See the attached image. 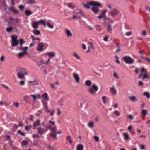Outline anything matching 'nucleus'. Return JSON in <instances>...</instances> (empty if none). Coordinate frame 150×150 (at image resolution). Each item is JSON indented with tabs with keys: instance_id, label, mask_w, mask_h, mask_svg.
Masks as SVG:
<instances>
[{
	"instance_id": "f257e3e1",
	"label": "nucleus",
	"mask_w": 150,
	"mask_h": 150,
	"mask_svg": "<svg viewBox=\"0 0 150 150\" xmlns=\"http://www.w3.org/2000/svg\"><path fill=\"white\" fill-rule=\"evenodd\" d=\"M40 120H37L33 123V126L34 129H35L38 126H39L37 129L38 133L40 134H45L47 131V129H43L42 128L40 125Z\"/></svg>"
},
{
	"instance_id": "f03ea898",
	"label": "nucleus",
	"mask_w": 150,
	"mask_h": 150,
	"mask_svg": "<svg viewBox=\"0 0 150 150\" xmlns=\"http://www.w3.org/2000/svg\"><path fill=\"white\" fill-rule=\"evenodd\" d=\"M98 89V87L95 84H93L88 89V92L91 95H95Z\"/></svg>"
},
{
	"instance_id": "7ed1b4c3",
	"label": "nucleus",
	"mask_w": 150,
	"mask_h": 150,
	"mask_svg": "<svg viewBox=\"0 0 150 150\" xmlns=\"http://www.w3.org/2000/svg\"><path fill=\"white\" fill-rule=\"evenodd\" d=\"M123 60L125 62L126 64H132L134 62V60L131 58L129 56H125L122 57Z\"/></svg>"
},
{
	"instance_id": "20e7f679",
	"label": "nucleus",
	"mask_w": 150,
	"mask_h": 150,
	"mask_svg": "<svg viewBox=\"0 0 150 150\" xmlns=\"http://www.w3.org/2000/svg\"><path fill=\"white\" fill-rule=\"evenodd\" d=\"M11 45L12 47L16 46L18 44V42L17 40V37L13 35L11 36Z\"/></svg>"
},
{
	"instance_id": "39448f33",
	"label": "nucleus",
	"mask_w": 150,
	"mask_h": 150,
	"mask_svg": "<svg viewBox=\"0 0 150 150\" xmlns=\"http://www.w3.org/2000/svg\"><path fill=\"white\" fill-rule=\"evenodd\" d=\"M45 44L44 43L40 42L36 48L37 51L39 52H42L44 50L43 48Z\"/></svg>"
},
{
	"instance_id": "423d86ee",
	"label": "nucleus",
	"mask_w": 150,
	"mask_h": 150,
	"mask_svg": "<svg viewBox=\"0 0 150 150\" xmlns=\"http://www.w3.org/2000/svg\"><path fill=\"white\" fill-rule=\"evenodd\" d=\"M119 12L118 10L116 9H114L111 10L108 13L109 15H111L112 17H114L116 16Z\"/></svg>"
},
{
	"instance_id": "0eeeda50",
	"label": "nucleus",
	"mask_w": 150,
	"mask_h": 150,
	"mask_svg": "<svg viewBox=\"0 0 150 150\" xmlns=\"http://www.w3.org/2000/svg\"><path fill=\"white\" fill-rule=\"evenodd\" d=\"M94 50V46L93 43L92 42H89L88 43V46L87 50L86 51V53H88L90 51Z\"/></svg>"
},
{
	"instance_id": "6e6552de",
	"label": "nucleus",
	"mask_w": 150,
	"mask_h": 150,
	"mask_svg": "<svg viewBox=\"0 0 150 150\" xmlns=\"http://www.w3.org/2000/svg\"><path fill=\"white\" fill-rule=\"evenodd\" d=\"M17 73H20L21 74L27 75L28 74L25 68L21 69L18 67L16 70Z\"/></svg>"
},
{
	"instance_id": "1a4fd4ad",
	"label": "nucleus",
	"mask_w": 150,
	"mask_h": 150,
	"mask_svg": "<svg viewBox=\"0 0 150 150\" xmlns=\"http://www.w3.org/2000/svg\"><path fill=\"white\" fill-rule=\"evenodd\" d=\"M75 14H76L77 18H80V17L83 15L82 11L80 9H77L74 12Z\"/></svg>"
},
{
	"instance_id": "9d476101",
	"label": "nucleus",
	"mask_w": 150,
	"mask_h": 150,
	"mask_svg": "<svg viewBox=\"0 0 150 150\" xmlns=\"http://www.w3.org/2000/svg\"><path fill=\"white\" fill-rule=\"evenodd\" d=\"M64 33L67 37L69 38L72 36V34L71 30L68 29H65Z\"/></svg>"
},
{
	"instance_id": "9b49d317",
	"label": "nucleus",
	"mask_w": 150,
	"mask_h": 150,
	"mask_svg": "<svg viewBox=\"0 0 150 150\" xmlns=\"http://www.w3.org/2000/svg\"><path fill=\"white\" fill-rule=\"evenodd\" d=\"M72 76L74 79L75 80L76 82L78 83L80 81V77L78 74L76 73H73Z\"/></svg>"
},
{
	"instance_id": "f8f14e48",
	"label": "nucleus",
	"mask_w": 150,
	"mask_h": 150,
	"mask_svg": "<svg viewBox=\"0 0 150 150\" xmlns=\"http://www.w3.org/2000/svg\"><path fill=\"white\" fill-rule=\"evenodd\" d=\"M110 93L113 95H116L117 93L116 89L115 88L114 86H113L110 88Z\"/></svg>"
},
{
	"instance_id": "ddd939ff",
	"label": "nucleus",
	"mask_w": 150,
	"mask_h": 150,
	"mask_svg": "<svg viewBox=\"0 0 150 150\" xmlns=\"http://www.w3.org/2000/svg\"><path fill=\"white\" fill-rule=\"evenodd\" d=\"M28 49V47H27L26 46L23 47L22 46H20V47L18 48V49L20 50H23V53L25 54H28V53L27 52Z\"/></svg>"
},
{
	"instance_id": "4468645a",
	"label": "nucleus",
	"mask_w": 150,
	"mask_h": 150,
	"mask_svg": "<svg viewBox=\"0 0 150 150\" xmlns=\"http://www.w3.org/2000/svg\"><path fill=\"white\" fill-rule=\"evenodd\" d=\"M38 23L37 21H33L32 22V26L34 28H37L38 27Z\"/></svg>"
},
{
	"instance_id": "2eb2a0df",
	"label": "nucleus",
	"mask_w": 150,
	"mask_h": 150,
	"mask_svg": "<svg viewBox=\"0 0 150 150\" xmlns=\"http://www.w3.org/2000/svg\"><path fill=\"white\" fill-rule=\"evenodd\" d=\"M45 54L49 56L50 57H54L56 55L55 53L53 51L47 52Z\"/></svg>"
},
{
	"instance_id": "dca6fc26",
	"label": "nucleus",
	"mask_w": 150,
	"mask_h": 150,
	"mask_svg": "<svg viewBox=\"0 0 150 150\" xmlns=\"http://www.w3.org/2000/svg\"><path fill=\"white\" fill-rule=\"evenodd\" d=\"M91 5L93 6H100L101 7L102 5L100 4L97 1H93L91 2Z\"/></svg>"
},
{
	"instance_id": "f3484780",
	"label": "nucleus",
	"mask_w": 150,
	"mask_h": 150,
	"mask_svg": "<svg viewBox=\"0 0 150 150\" xmlns=\"http://www.w3.org/2000/svg\"><path fill=\"white\" fill-rule=\"evenodd\" d=\"M42 97L45 100H49V96L47 93H43L42 95Z\"/></svg>"
},
{
	"instance_id": "a211bd4d",
	"label": "nucleus",
	"mask_w": 150,
	"mask_h": 150,
	"mask_svg": "<svg viewBox=\"0 0 150 150\" xmlns=\"http://www.w3.org/2000/svg\"><path fill=\"white\" fill-rule=\"evenodd\" d=\"M141 74L139 75L138 76L139 78H141L142 76H143V73H146V69H144V68L142 67L141 68Z\"/></svg>"
},
{
	"instance_id": "6ab92c4d",
	"label": "nucleus",
	"mask_w": 150,
	"mask_h": 150,
	"mask_svg": "<svg viewBox=\"0 0 150 150\" xmlns=\"http://www.w3.org/2000/svg\"><path fill=\"white\" fill-rule=\"evenodd\" d=\"M25 13L26 16H28L32 15L33 12L30 10H26L25 11Z\"/></svg>"
},
{
	"instance_id": "aec40b11",
	"label": "nucleus",
	"mask_w": 150,
	"mask_h": 150,
	"mask_svg": "<svg viewBox=\"0 0 150 150\" xmlns=\"http://www.w3.org/2000/svg\"><path fill=\"white\" fill-rule=\"evenodd\" d=\"M26 75L23 74H22L20 73H17V77L19 79H23L25 78V76Z\"/></svg>"
},
{
	"instance_id": "412c9836",
	"label": "nucleus",
	"mask_w": 150,
	"mask_h": 150,
	"mask_svg": "<svg viewBox=\"0 0 150 150\" xmlns=\"http://www.w3.org/2000/svg\"><path fill=\"white\" fill-rule=\"evenodd\" d=\"M107 30L108 33H112V29L111 25H108Z\"/></svg>"
},
{
	"instance_id": "4be33fe9",
	"label": "nucleus",
	"mask_w": 150,
	"mask_h": 150,
	"mask_svg": "<svg viewBox=\"0 0 150 150\" xmlns=\"http://www.w3.org/2000/svg\"><path fill=\"white\" fill-rule=\"evenodd\" d=\"M83 146L82 144H79L77 146L76 150H83Z\"/></svg>"
},
{
	"instance_id": "5701e85b",
	"label": "nucleus",
	"mask_w": 150,
	"mask_h": 150,
	"mask_svg": "<svg viewBox=\"0 0 150 150\" xmlns=\"http://www.w3.org/2000/svg\"><path fill=\"white\" fill-rule=\"evenodd\" d=\"M91 10L95 14H96L99 12V9L95 7H93Z\"/></svg>"
},
{
	"instance_id": "b1692460",
	"label": "nucleus",
	"mask_w": 150,
	"mask_h": 150,
	"mask_svg": "<svg viewBox=\"0 0 150 150\" xmlns=\"http://www.w3.org/2000/svg\"><path fill=\"white\" fill-rule=\"evenodd\" d=\"M123 135L124 137V139L125 140H128L129 139V135L127 133H123Z\"/></svg>"
},
{
	"instance_id": "393cba45",
	"label": "nucleus",
	"mask_w": 150,
	"mask_h": 150,
	"mask_svg": "<svg viewBox=\"0 0 150 150\" xmlns=\"http://www.w3.org/2000/svg\"><path fill=\"white\" fill-rule=\"evenodd\" d=\"M91 2L87 3L86 4H83V5L84 7L87 9H89L90 8V6L91 5Z\"/></svg>"
},
{
	"instance_id": "a878e982",
	"label": "nucleus",
	"mask_w": 150,
	"mask_h": 150,
	"mask_svg": "<svg viewBox=\"0 0 150 150\" xmlns=\"http://www.w3.org/2000/svg\"><path fill=\"white\" fill-rule=\"evenodd\" d=\"M129 99L132 102H136L137 101L136 98L135 96L130 97Z\"/></svg>"
},
{
	"instance_id": "bb28decb",
	"label": "nucleus",
	"mask_w": 150,
	"mask_h": 150,
	"mask_svg": "<svg viewBox=\"0 0 150 150\" xmlns=\"http://www.w3.org/2000/svg\"><path fill=\"white\" fill-rule=\"evenodd\" d=\"M32 32L34 35H39L40 34V31L38 30H35L33 31Z\"/></svg>"
},
{
	"instance_id": "cd10ccee",
	"label": "nucleus",
	"mask_w": 150,
	"mask_h": 150,
	"mask_svg": "<svg viewBox=\"0 0 150 150\" xmlns=\"http://www.w3.org/2000/svg\"><path fill=\"white\" fill-rule=\"evenodd\" d=\"M94 125V123L93 122H89L88 125V126L90 128H93Z\"/></svg>"
},
{
	"instance_id": "c85d7f7f",
	"label": "nucleus",
	"mask_w": 150,
	"mask_h": 150,
	"mask_svg": "<svg viewBox=\"0 0 150 150\" xmlns=\"http://www.w3.org/2000/svg\"><path fill=\"white\" fill-rule=\"evenodd\" d=\"M143 95L145 96L147 98H150V94L147 92H144L143 93Z\"/></svg>"
},
{
	"instance_id": "c756f323",
	"label": "nucleus",
	"mask_w": 150,
	"mask_h": 150,
	"mask_svg": "<svg viewBox=\"0 0 150 150\" xmlns=\"http://www.w3.org/2000/svg\"><path fill=\"white\" fill-rule=\"evenodd\" d=\"M91 81L90 80H87L85 82L86 85L88 86H90L91 84Z\"/></svg>"
},
{
	"instance_id": "7c9ffc66",
	"label": "nucleus",
	"mask_w": 150,
	"mask_h": 150,
	"mask_svg": "<svg viewBox=\"0 0 150 150\" xmlns=\"http://www.w3.org/2000/svg\"><path fill=\"white\" fill-rule=\"evenodd\" d=\"M113 114L117 116H119L120 115V112L119 111L117 110H116L114 111L113 112Z\"/></svg>"
},
{
	"instance_id": "2f4dec72",
	"label": "nucleus",
	"mask_w": 150,
	"mask_h": 150,
	"mask_svg": "<svg viewBox=\"0 0 150 150\" xmlns=\"http://www.w3.org/2000/svg\"><path fill=\"white\" fill-rule=\"evenodd\" d=\"M66 139L69 142L70 144H72L73 142V141L71 140V137L69 136H67Z\"/></svg>"
},
{
	"instance_id": "473e14b6",
	"label": "nucleus",
	"mask_w": 150,
	"mask_h": 150,
	"mask_svg": "<svg viewBox=\"0 0 150 150\" xmlns=\"http://www.w3.org/2000/svg\"><path fill=\"white\" fill-rule=\"evenodd\" d=\"M141 114L142 115H146L147 114V111L146 110L142 109L141 111Z\"/></svg>"
},
{
	"instance_id": "72a5a7b5",
	"label": "nucleus",
	"mask_w": 150,
	"mask_h": 150,
	"mask_svg": "<svg viewBox=\"0 0 150 150\" xmlns=\"http://www.w3.org/2000/svg\"><path fill=\"white\" fill-rule=\"evenodd\" d=\"M31 37L32 40L33 41L35 40H38L39 41L40 40V39L39 38H35L33 35H31Z\"/></svg>"
},
{
	"instance_id": "f704fd0d",
	"label": "nucleus",
	"mask_w": 150,
	"mask_h": 150,
	"mask_svg": "<svg viewBox=\"0 0 150 150\" xmlns=\"http://www.w3.org/2000/svg\"><path fill=\"white\" fill-rule=\"evenodd\" d=\"M47 24L48 27L51 29H52L54 28V25L51 24L48 21L47 22Z\"/></svg>"
},
{
	"instance_id": "c9c22d12",
	"label": "nucleus",
	"mask_w": 150,
	"mask_h": 150,
	"mask_svg": "<svg viewBox=\"0 0 150 150\" xmlns=\"http://www.w3.org/2000/svg\"><path fill=\"white\" fill-rule=\"evenodd\" d=\"M13 28L12 26L7 27L6 29V31L8 32H10L12 31Z\"/></svg>"
},
{
	"instance_id": "e433bc0d",
	"label": "nucleus",
	"mask_w": 150,
	"mask_h": 150,
	"mask_svg": "<svg viewBox=\"0 0 150 150\" xmlns=\"http://www.w3.org/2000/svg\"><path fill=\"white\" fill-rule=\"evenodd\" d=\"M96 28L97 30L99 31H101L102 29L101 27L99 25H96Z\"/></svg>"
},
{
	"instance_id": "4c0bfd02",
	"label": "nucleus",
	"mask_w": 150,
	"mask_h": 150,
	"mask_svg": "<svg viewBox=\"0 0 150 150\" xmlns=\"http://www.w3.org/2000/svg\"><path fill=\"white\" fill-rule=\"evenodd\" d=\"M141 57L149 62H150V59L146 57L141 56Z\"/></svg>"
},
{
	"instance_id": "58836bf2",
	"label": "nucleus",
	"mask_w": 150,
	"mask_h": 150,
	"mask_svg": "<svg viewBox=\"0 0 150 150\" xmlns=\"http://www.w3.org/2000/svg\"><path fill=\"white\" fill-rule=\"evenodd\" d=\"M36 2L35 0H28L27 1L28 4H31L32 3H36Z\"/></svg>"
},
{
	"instance_id": "ea45409f",
	"label": "nucleus",
	"mask_w": 150,
	"mask_h": 150,
	"mask_svg": "<svg viewBox=\"0 0 150 150\" xmlns=\"http://www.w3.org/2000/svg\"><path fill=\"white\" fill-rule=\"evenodd\" d=\"M9 19L10 21H7L8 23L9 24H13V21L14 20V19L11 17H10Z\"/></svg>"
},
{
	"instance_id": "a19ab883",
	"label": "nucleus",
	"mask_w": 150,
	"mask_h": 150,
	"mask_svg": "<svg viewBox=\"0 0 150 150\" xmlns=\"http://www.w3.org/2000/svg\"><path fill=\"white\" fill-rule=\"evenodd\" d=\"M144 73H143V76L142 77V79L143 80L146 79H148L149 78L148 76Z\"/></svg>"
},
{
	"instance_id": "79ce46f5",
	"label": "nucleus",
	"mask_w": 150,
	"mask_h": 150,
	"mask_svg": "<svg viewBox=\"0 0 150 150\" xmlns=\"http://www.w3.org/2000/svg\"><path fill=\"white\" fill-rule=\"evenodd\" d=\"M25 54L23 53V52H20L18 54V57L19 58H21L22 57L24 56Z\"/></svg>"
},
{
	"instance_id": "37998d69",
	"label": "nucleus",
	"mask_w": 150,
	"mask_h": 150,
	"mask_svg": "<svg viewBox=\"0 0 150 150\" xmlns=\"http://www.w3.org/2000/svg\"><path fill=\"white\" fill-rule=\"evenodd\" d=\"M19 41L20 42V46H22V45L23 44L25 43V41L23 40V39L22 38H21L19 40Z\"/></svg>"
},
{
	"instance_id": "c03bdc74",
	"label": "nucleus",
	"mask_w": 150,
	"mask_h": 150,
	"mask_svg": "<svg viewBox=\"0 0 150 150\" xmlns=\"http://www.w3.org/2000/svg\"><path fill=\"white\" fill-rule=\"evenodd\" d=\"M43 104L44 108L45 110L47 111L48 110V107L47 105V103H46L45 104V103L42 102Z\"/></svg>"
},
{
	"instance_id": "a18cd8bd",
	"label": "nucleus",
	"mask_w": 150,
	"mask_h": 150,
	"mask_svg": "<svg viewBox=\"0 0 150 150\" xmlns=\"http://www.w3.org/2000/svg\"><path fill=\"white\" fill-rule=\"evenodd\" d=\"M106 97L105 96H103L102 97V100L103 103L105 104L106 102Z\"/></svg>"
},
{
	"instance_id": "49530a36",
	"label": "nucleus",
	"mask_w": 150,
	"mask_h": 150,
	"mask_svg": "<svg viewBox=\"0 0 150 150\" xmlns=\"http://www.w3.org/2000/svg\"><path fill=\"white\" fill-rule=\"evenodd\" d=\"M28 144V142L26 140H23L22 141L21 143V144L22 146L26 145Z\"/></svg>"
},
{
	"instance_id": "de8ad7c7",
	"label": "nucleus",
	"mask_w": 150,
	"mask_h": 150,
	"mask_svg": "<svg viewBox=\"0 0 150 150\" xmlns=\"http://www.w3.org/2000/svg\"><path fill=\"white\" fill-rule=\"evenodd\" d=\"M50 136L51 137L55 139L56 138L57 134L56 133H51L50 134Z\"/></svg>"
},
{
	"instance_id": "09e8293b",
	"label": "nucleus",
	"mask_w": 150,
	"mask_h": 150,
	"mask_svg": "<svg viewBox=\"0 0 150 150\" xmlns=\"http://www.w3.org/2000/svg\"><path fill=\"white\" fill-rule=\"evenodd\" d=\"M38 23V24H43L45 21V20L43 19H40V20L37 21Z\"/></svg>"
},
{
	"instance_id": "8fccbe9b",
	"label": "nucleus",
	"mask_w": 150,
	"mask_h": 150,
	"mask_svg": "<svg viewBox=\"0 0 150 150\" xmlns=\"http://www.w3.org/2000/svg\"><path fill=\"white\" fill-rule=\"evenodd\" d=\"M18 133L19 134L21 135L22 136H25V134L24 133L22 132L21 130H18Z\"/></svg>"
},
{
	"instance_id": "3c124183",
	"label": "nucleus",
	"mask_w": 150,
	"mask_h": 150,
	"mask_svg": "<svg viewBox=\"0 0 150 150\" xmlns=\"http://www.w3.org/2000/svg\"><path fill=\"white\" fill-rule=\"evenodd\" d=\"M113 76L114 77L116 78V79H118L119 78L118 74L116 73L115 71L113 73Z\"/></svg>"
},
{
	"instance_id": "603ef678",
	"label": "nucleus",
	"mask_w": 150,
	"mask_h": 150,
	"mask_svg": "<svg viewBox=\"0 0 150 150\" xmlns=\"http://www.w3.org/2000/svg\"><path fill=\"white\" fill-rule=\"evenodd\" d=\"M68 7L71 9H73L74 8V6H73V4L71 3H69L67 6Z\"/></svg>"
},
{
	"instance_id": "864d4df0",
	"label": "nucleus",
	"mask_w": 150,
	"mask_h": 150,
	"mask_svg": "<svg viewBox=\"0 0 150 150\" xmlns=\"http://www.w3.org/2000/svg\"><path fill=\"white\" fill-rule=\"evenodd\" d=\"M1 85L4 88H6L8 89L10 91H11V89L7 85H5L4 84H1Z\"/></svg>"
},
{
	"instance_id": "5fc2aeb1",
	"label": "nucleus",
	"mask_w": 150,
	"mask_h": 150,
	"mask_svg": "<svg viewBox=\"0 0 150 150\" xmlns=\"http://www.w3.org/2000/svg\"><path fill=\"white\" fill-rule=\"evenodd\" d=\"M30 96L32 97L33 99V101H35L36 99V95H34L33 94H31L30 95Z\"/></svg>"
},
{
	"instance_id": "6e6d98bb",
	"label": "nucleus",
	"mask_w": 150,
	"mask_h": 150,
	"mask_svg": "<svg viewBox=\"0 0 150 150\" xmlns=\"http://www.w3.org/2000/svg\"><path fill=\"white\" fill-rule=\"evenodd\" d=\"M61 111L60 110V109L59 108H58L57 109V114L58 115H60L61 114Z\"/></svg>"
},
{
	"instance_id": "4d7b16f0",
	"label": "nucleus",
	"mask_w": 150,
	"mask_h": 150,
	"mask_svg": "<svg viewBox=\"0 0 150 150\" xmlns=\"http://www.w3.org/2000/svg\"><path fill=\"white\" fill-rule=\"evenodd\" d=\"M18 7L19 9L21 10H23L25 9V7L22 5H20Z\"/></svg>"
},
{
	"instance_id": "13d9d810",
	"label": "nucleus",
	"mask_w": 150,
	"mask_h": 150,
	"mask_svg": "<svg viewBox=\"0 0 150 150\" xmlns=\"http://www.w3.org/2000/svg\"><path fill=\"white\" fill-rule=\"evenodd\" d=\"M132 34L131 32H127L125 33V35L126 36H129L131 35Z\"/></svg>"
},
{
	"instance_id": "bf43d9fd",
	"label": "nucleus",
	"mask_w": 150,
	"mask_h": 150,
	"mask_svg": "<svg viewBox=\"0 0 150 150\" xmlns=\"http://www.w3.org/2000/svg\"><path fill=\"white\" fill-rule=\"evenodd\" d=\"M73 56L76 57L77 59H79L80 58L75 53H74L73 54Z\"/></svg>"
},
{
	"instance_id": "052dcab7",
	"label": "nucleus",
	"mask_w": 150,
	"mask_h": 150,
	"mask_svg": "<svg viewBox=\"0 0 150 150\" xmlns=\"http://www.w3.org/2000/svg\"><path fill=\"white\" fill-rule=\"evenodd\" d=\"M5 59L4 57L2 55L1 56V57L0 58V61L1 62H3L4 61Z\"/></svg>"
},
{
	"instance_id": "680f3d73",
	"label": "nucleus",
	"mask_w": 150,
	"mask_h": 150,
	"mask_svg": "<svg viewBox=\"0 0 150 150\" xmlns=\"http://www.w3.org/2000/svg\"><path fill=\"white\" fill-rule=\"evenodd\" d=\"M39 62L42 64H45V62L42 59L40 60Z\"/></svg>"
},
{
	"instance_id": "e2e57ef3",
	"label": "nucleus",
	"mask_w": 150,
	"mask_h": 150,
	"mask_svg": "<svg viewBox=\"0 0 150 150\" xmlns=\"http://www.w3.org/2000/svg\"><path fill=\"white\" fill-rule=\"evenodd\" d=\"M142 35L144 36L146 35V33L145 30H144L142 31V33L141 34Z\"/></svg>"
},
{
	"instance_id": "0e129e2a",
	"label": "nucleus",
	"mask_w": 150,
	"mask_h": 150,
	"mask_svg": "<svg viewBox=\"0 0 150 150\" xmlns=\"http://www.w3.org/2000/svg\"><path fill=\"white\" fill-rule=\"evenodd\" d=\"M14 22L16 23H18L20 21V20L19 18H15L14 19Z\"/></svg>"
},
{
	"instance_id": "69168bd1",
	"label": "nucleus",
	"mask_w": 150,
	"mask_h": 150,
	"mask_svg": "<svg viewBox=\"0 0 150 150\" xmlns=\"http://www.w3.org/2000/svg\"><path fill=\"white\" fill-rule=\"evenodd\" d=\"M56 128L57 127L55 126L54 127H52L51 130L52 131L55 132L56 129Z\"/></svg>"
},
{
	"instance_id": "338daca9",
	"label": "nucleus",
	"mask_w": 150,
	"mask_h": 150,
	"mask_svg": "<svg viewBox=\"0 0 150 150\" xmlns=\"http://www.w3.org/2000/svg\"><path fill=\"white\" fill-rule=\"evenodd\" d=\"M82 49L83 50H85L86 49V46L85 45V44L84 43H83L82 45Z\"/></svg>"
},
{
	"instance_id": "774afa93",
	"label": "nucleus",
	"mask_w": 150,
	"mask_h": 150,
	"mask_svg": "<svg viewBox=\"0 0 150 150\" xmlns=\"http://www.w3.org/2000/svg\"><path fill=\"white\" fill-rule=\"evenodd\" d=\"M25 129L27 131H28L30 129V128L28 126H25Z\"/></svg>"
}]
</instances>
